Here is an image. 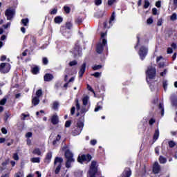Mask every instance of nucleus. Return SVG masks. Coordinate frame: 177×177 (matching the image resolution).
Here are the masks:
<instances>
[{"label": "nucleus", "mask_w": 177, "mask_h": 177, "mask_svg": "<svg viewBox=\"0 0 177 177\" xmlns=\"http://www.w3.org/2000/svg\"><path fill=\"white\" fill-rule=\"evenodd\" d=\"M28 23H29L28 18L21 19V24H23V26H28Z\"/></svg>", "instance_id": "nucleus-29"}, {"label": "nucleus", "mask_w": 177, "mask_h": 177, "mask_svg": "<svg viewBox=\"0 0 177 177\" xmlns=\"http://www.w3.org/2000/svg\"><path fill=\"white\" fill-rule=\"evenodd\" d=\"M171 106L175 107L177 110V96L176 95H172L170 97Z\"/></svg>", "instance_id": "nucleus-13"}, {"label": "nucleus", "mask_w": 177, "mask_h": 177, "mask_svg": "<svg viewBox=\"0 0 177 177\" xmlns=\"http://www.w3.org/2000/svg\"><path fill=\"white\" fill-rule=\"evenodd\" d=\"M54 78L53 75L50 73H46L44 76V81L46 82H50L53 80Z\"/></svg>", "instance_id": "nucleus-17"}, {"label": "nucleus", "mask_w": 177, "mask_h": 177, "mask_svg": "<svg viewBox=\"0 0 177 177\" xmlns=\"http://www.w3.org/2000/svg\"><path fill=\"white\" fill-rule=\"evenodd\" d=\"M131 174L132 172L131 169L129 167H127L122 174V177H130Z\"/></svg>", "instance_id": "nucleus-16"}, {"label": "nucleus", "mask_w": 177, "mask_h": 177, "mask_svg": "<svg viewBox=\"0 0 177 177\" xmlns=\"http://www.w3.org/2000/svg\"><path fill=\"white\" fill-rule=\"evenodd\" d=\"M109 21H108L107 20H106L105 21H104L103 23V28L106 29V28H109L110 26H109Z\"/></svg>", "instance_id": "nucleus-40"}, {"label": "nucleus", "mask_w": 177, "mask_h": 177, "mask_svg": "<svg viewBox=\"0 0 177 177\" xmlns=\"http://www.w3.org/2000/svg\"><path fill=\"white\" fill-rule=\"evenodd\" d=\"M15 15V10H11V9H7L6 10V12H5V15L7 18V20H12L14 17Z\"/></svg>", "instance_id": "nucleus-10"}, {"label": "nucleus", "mask_w": 177, "mask_h": 177, "mask_svg": "<svg viewBox=\"0 0 177 177\" xmlns=\"http://www.w3.org/2000/svg\"><path fill=\"white\" fill-rule=\"evenodd\" d=\"M30 161L33 163H39L40 162V158L37 157V158H32L30 159Z\"/></svg>", "instance_id": "nucleus-31"}, {"label": "nucleus", "mask_w": 177, "mask_h": 177, "mask_svg": "<svg viewBox=\"0 0 177 177\" xmlns=\"http://www.w3.org/2000/svg\"><path fill=\"white\" fill-rule=\"evenodd\" d=\"M150 6V3L149 0H145L144 1V6H143V8L145 9H148V8Z\"/></svg>", "instance_id": "nucleus-30"}, {"label": "nucleus", "mask_w": 177, "mask_h": 177, "mask_svg": "<svg viewBox=\"0 0 177 177\" xmlns=\"http://www.w3.org/2000/svg\"><path fill=\"white\" fill-rule=\"evenodd\" d=\"M42 96V90L39 89L36 91V97H41Z\"/></svg>", "instance_id": "nucleus-34"}, {"label": "nucleus", "mask_w": 177, "mask_h": 177, "mask_svg": "<svg viewBox=\"0 0 177 177\" xmlns=\"http://www.w3.org/2000/svg\"><path fill=\"white\" fill-rule=\"evenodd\" d=\"M63 22V18L61 16H57L54 19V23L61 24Z\"/></svg>", "instance_id": "nucleus-21"}, {"label": "nucleus", "mask_w": 177, "mask_h": 177, "mask_svg": "<svg viewBox=\"0 0 177 177\" xmlns=\"http://www.w3.org/2000/svg\"><path fill=\"white\" fill-rule=\"evenodd\" d=\"M31 137H32V132H30V131L27 132L26 134V138H30Z\"/></svg>", "instance_id": "nucleus-56"}, {"label": "nucleus", "mask_w": 177, "mask_h": 177, "mask_svg": "<svg viewBox=\"0 0 177 177\" xmlns=\"http://www.w3.org/2000/svg\"><path fill=\"white\" fill-rule=\"evenodd\" d=\"M76 129L73 131V135L74 136L80 135L82 133L84 126V122H77V123H76Z\"/></svg>", "instance_id": "nucleus-7"}, {"label": "nucleus", "mask_w": 177, "mask_h": 177, "mask_svg": "<svg viewBox=\"0 0 177 177\" xmlns=\"http://www.w3.org/2000/svg\"><path fill=\"white\" fill-rule=\"evenodd\" d=\"M51 122L53 125H57L59 122V118L57 115H53L51 118Z\"/></svg>", "instance_id": "nucleus-18"}, {"label": "nucleus", "mask_w": 177, "mask_h": 177, "mask_svg": "<svg viewBox=\"0 0 177 177\" xmlns=\"http://www.w3.org/2000/svg\"><path fill=\"white\" fill-rule=\"evenodd\" d=\"M161 171V166L158 162H155L153 165V172L154 174H158Z\"/></svg>", "instance_id": "nucleus-11"}, {"label": "nucleus", "mask_w": 177, "mask_h": 177, "mask_svg": "<svg viewBox=\"0 0 177 177\" xmlns=\"http://www.w3.org/2000/svg\"><path fill=\"white\" fill-rule=\"evenodd\" d=\"M155 120L153 119V118H151L150 120H149V125H153V124L155 123Z\"/></svg>", "instance_id": "nucleus-61"}, {"label": "nucleus", "mask_w": 177, "mask_h": 177, "mask_svg": "<svg viewBox=\"0 0 177 177\" xmlns=\"http://www.w3.org/2000/svg\"><path fill=\"white\" fill-rule=\"evenodd\" d=\"M169 146L170 149H173L176 146V142L174 141H169Z\"/></svg>", "instance_id": "nucleus-41"}, {"label": "nucleus", "mask_w": 177, "mask_h": 177, "mask_svg": "<svg viewBox=\"0 0 177 177\" xmlns=\"http://www.w3.org/2000/svg\"><path fill=\"white\" fill-rule=\"evenodd\" d=\"M107 45V40L106 39H102V43H97L96 45V53L99 55L103 53L104 47Z\"/></svg>", "instance_id": "nucleus-6"}, {"label": "nucleus", "mask_w": 177, "mask_h": 177, "mask_svg": "<svg viewBox=\"0 0 177 177\" xmlns=\"http://www.w3.org/2000/svg\"><path fill=\"white\" fill-rule=\"evenodd\" d=\"M64 162V160L62 157H55L54 159V166H56L57 164V168L55 169V174H59L60 173L62 167V163Z\"/></svg>", "instance_id": "nucleus-4"}, {"label": "nucleus", "mask_w": 177, "mask_h": 177, "mask_svg": "<svg viewBox=\"0 0 177 177\" xmlns=\"http://www.w3.org/2000/svg\"><path fill=\"white\" fill-rule=\"evenodd\" d=\"M75 106H73L72 108H71V115H73L74 114H75Z\"/></svg>", "instance_id": "nucleus-55"}, {"label": "nucleus", "mask_w": 177, "mask_h": 177, "mask_svg": "<svg viewBox=\"0 0 177 177\" xmlns=\"http://www.w3.org/2000/svg\"><path fill=\"white\" fill-rule=\"evenodd\" d=\"M97 143V141H96L95 140H92L90 141V144L93 146L95 145V144Z\"/></svg>", "instance_id": "nucleus-64"}, {"label": "nucleus", "mask_w": 177, "mask_h": 177, "mask_svg": "<svg viewBox=\"0 0 177 177\" xmlns=\"http://www.w3.org/2000/svg\"><path fill=\"white\" fill-rule=\"evenodd\" d=\"M167 70L165 69L163 72L160 73V76L161 77H165V75H167Z\"/></svg>", "instance_id": "nucleus-60"}, {"label": "nucleus", "mask_w": 177, "mask_h": 177, "mask_svg": "<svg viewBox=\"0 0 177 177\" xmlns=\"http://www.w3.org/2000/svg\"><path fill=\"white\" fill-rule=\"evenodd\" d=\"M73 28V24L71 22H67L65 24V28H67L68 30H71Z\"/></svg>", "instance_id": "nucleus-33"}, {"label": "nucleus", "mask_w": 177, "mask_h": 177, "mask_svg": "<svg viewBox=\"0 0 177 177\" xmlns=\"http://www.w3.org/2000/svg\"><path fill=\"white\" fill-rule=\"evenodd\" d=\"M58 106L59 104L57 102H55L53 104V109L56 111L58 109Z\"/></svg>", "instance_id": "nucleus-49"}, {"label": "nucleus", "mask_w": 177, "mask_h": 177, "mask_svg": "<svg viewBox=\"0 0 177 177\" xmlns=\"http://www.w3.org/2000/svg\"><path fill=\"white\" fill-rule=\"evenodd\" d=\"M22 176V172L18 171L15 174V177H21Z\"/></svg>", "instance_id": "nucleus-63"}, {"label": "nucleus", "mask_w": 177, "mask_h": 177, "mask_svg": "<svg viewBox=\"0 0 177 177\" xmlns=\"http://www.w3.org/2000/svg\"><path fill=\"white\" fill-rule=\"evenodd\" d=\"M170 19L172 21H175L177 19V15L176 13H173L170 17Z\"/></svg>", "instance_id": "nucleus-39"}, {"label": "nucleus", "mask_w": 177, "mask_h": 177, "mask_svg": "<svg viewBox=\"0 0 177 177\" xmlns=\"http://www.w3.org/2000/svg\"><path fill=\"white\" fill-rule=\"evenodd\" d=\"M102 3V0H95V4L97 6H100Z\"/></svg>", "instance_id": "nucleus-59"}, {"label": "nucleus", "mask_w": 177, "mask_h": 177, "mask_svg": "<svg viewBox=\"0 0 177 177\" xmlns=\"http://www.w3.org/2000/svg\"><path fill=\"white\" fill-rule=\"evenodd\" d=\"M86 88H87V90H88L90 92L95 93V91L93 90V88H92V86H91L89 84H86Z\"/></svg>", "instance_id": "nucleus-50"}, {"label": "nucleus", "mask_w": 177, "mask_h": 177, "mask_svg": "<svg viewBox=\"0 0 177 177\" xmlns=\"http://www.w3.org/2000/svg\"><path fill=\"white\" fill-rule=\"evenodd\" d=\"M159 110H160L161 116H163L165 114V108L163 104L160 103L158 106Z\"/></svg>", "instance_id": "nucleus-22"}, {"label": "nucleus", "mask_w": 177, "mask_h": 177, "mask_svg": "<svg viewBox=\"0 0 177 177\" xmlns=\"http://www.w3.org/2000/svg\"><path fill=\"white\" fill-rule=\"evenodd\" d=\"M31 73L33 75L39 74V66L32 67V69H31Z\"/></svg>", "instance_id": "nucleus-20"}, {"label": "nucleus", "mask_w": 177, "mask_h": 177, "mask_svg": "<svg viewBox=\"0 0 177 177\" xmlns=\"http://www.w3.org/2000/svg\"><path fill=\"white\" fill-rule=\"evenodd\" d=\"M117 0H108V6H111L113 3H116Z\"/></svg>", "instance_id": "nucleus-48"}, {"label": "nucleus", "mask_w": 177, "mask_h": 177, "mask_svg": "<svg viewBox=\"0 0 177 177\" xmlns=\"http://www.w3.org/2000/svg\"><path fill=\"white\" fill-rule=\"evenodd\" d=\"M57 13V9L56 8H55L52 10H50V15H56Z\"/></svg>", "instance_id": "nucleus-44"}, {"label": "nucleus", "mask_w": 177, "mask_h": 177, "mask_svg": "<svg viewBox=\"0 0 177 177\" xmlns=\"http://www.w3.org/2000/svg\"><path fill=\"white\" fill-rule=\"evenodd\" d=\"M92 156L89 153L79 155L77 158V162L80 164H83L85 162H89L91 160H92Z\"/></svg>", "instance_id": "nucleus-5"}, {"label": "nucleus", "mask_w": 177, "mask_h": 177, "mask_svg": "<svg viewBox=\"0 0 177 177\" xmlns=\"http://www.w3.org/2000/svg\"><path fill=\"white\" fill-rule=\"evenodd\" d=\"M146 74V82L148 84L149 83V80H153L155 77H156V68L153 66H148L147 68V71H145Z\"/></svg>", "instance_id": "nucleus-3"}, {"label": "nucleus", "mask_w": 177, "mask_h": 177, "mask_svg": "<svg viewBox=\"0 0 177 177\" xmlns=\"http://www.w3.org/2000/svg\"><path fill=\"white\" fill-rule=\"evenodd\" d=\"M167 54H172L173 53V48L171 47L167 48Z\"/></svg>", "instance_id": "nucleus-57"}, {"label": "nucleus", "mask_w": 177, "mask_h": 177, "mask_svg": "<svg viewBox=\"0 0 177 177\" xmlns=\"http://www.w3.org/2000/svg\"><path fill=\"white\" fill-rule=\"evenodd\" d=\"M71 124H72V121H71V120L66 121V122H65V124H64L65 128H69V127H71Z\"/></svg>", "instance_id": "nucleus-38"}, {"label": "nucleus", "mask_w": 177, "mask_h": 177, "mask_svg": "<svg viewBox=\"0 0 177 177\" xmlns=\"http://www.w3.org/2000/svg\"><path fill=\"white\" fill-rule=\"evenodd\" d=\"M86 70V63L84 62L83 64H82L80 69L79 71L80 78H82Z\"/></svg>", "instance_id": "nucleus-12"}, {"label": "nucleus", "mask_w": 177, "mask_h": 177, "mask_svg": "<svg viewBox=\"0 0 177 177\" xmlns=\"http://www.w3.org/2000/svg\"><path fill=\"white\" fill-rule=\"evenodd\" d=\"M64 10L65 13L69 14V13H71V9L70 7H68L67 6H64Z\"/></svg>", "instance_id": "nucleus-35"}, {"label": "nucleus", "mask_w": 177, "mask_h": 177, "mask_svg": "<svg viewBox=\"0 0 177 177\" xmlns=\"http://www.w3.org/2000/svg\"><path fill=\"white\" fill-rule=\"evenodd\" d=\"M32 153L39 156L41 155V151L39 148H37L35 150H33Z\"/></svg>", "instance_id": "nucleus-26"}, {"label": "nucleus", "mask_w": 177, "mask_h": 177, "mask_svg": "<svg viewBox=\"0 0 177 177\" xmlns=\"http://www.w3.org/2000/svg\"><path fill=\"white\" fill-rule=\"evenodd\" d=\"M53 157L52 152L48 151L46 153V158L44 159V162L46 164H49L51 162V158Z\"/></svg>", "instance_id": "nucleus-14"}, {"label": "nucleus", "mask_w": 177, "mask_h": 177, "mask_svg": "<svg viewBox=\"0 0 177 177\" xmlns=\"http://www.w3.org/2000/svg\"><path fill=\"white\" fill-rule=\"evenodd\" d=\"M10 64L9 63H1L0 72L1 74H7L10 70Z\"/></svg>", "instance_id": "nucleus-9"}, {"label": "nucleus", "mask_w": 177, "mask_h": 177, "mask_svg": "<svg viewBox=\"0 0 177 177\" xmlns=\"http://www.w3.org/2000/svg\"><path fill=\"white\" fill-rule=\"evenodd\" d=\"M102 68L101 65H95L93 67H92V69L94 71H97Z\"/></svg>", "instance_id": "nucleus-47"}, {"label": "nucleus", "mask_w": 177, "mask_h": 177, "mask_svg": "<svg viewBox=\"0 0 177 177\" xmlns=\"http://www.w3.org/2000/svg\"><path fill=\"white\" fill-rule=\"evenodd\" d=\"M12 158L15 159V160L18 161L19 158V155L17 153H15L13 156H12Z\"/></svg>", "instance_id": "nucleus-53"}, {"label": "nucleus", "mask_w": 177, "mask_h": 177, "mask_svg": "<svg viewBox=\"0 0 177 177\" xmlns=\"http://www.w3.org/2000/svg\"><path fill=\"white\" fill-rule=\"evenodd\" d=\"M98 173V165L96 160H92L89 167L88 172L87 173V177H95V175Z\"/></svg>", "instance_id": "nucleus-2"}, {"label": "nucleus", "mask_w": 177, "mask_h": 177, "mask_svg": "<svg viewBox=\"0 0 177 177\" xmlns=\"http://www.w3.org/2000/svg\"><path fill=\"white\" fill-rule=\"evenodd\" d=\"M1 131V133H3V135H7L8 131H7L6 128L2 127Z\"/></svg>", "instance_id": "nucleus-54"}, {"label": "nucleus", "mask_w": 177, "mask_h": 177, "mask_svg": "<svg viewBox=\"0 0 177 177\" xmlns=\"http://www.w3.org/2000/svg\"><path fill=\"white\" fill-rule=\"evenodd\" d=\"M64 157L67 160L65 162V167L66 168H71V163L75 162V159L73 158V152L67 149L64 152Z\"/></svg>", "instance_id": "nucleus-1"}, {"label": "nucleus", "mask_w": 177, "mask_h": 177, "mask_svg": "<svg viewBox=\"0 0 177 177\" xmlns=\"http://www.w3.org/2000/svg\"><path fill=\"white\" fill-rule=\"evenodd\" d=\"M7 102V99L6 98H3V99H1L0 100V105L1 106H4Z\"/></svg>", "instance_id": "nucleus-46"}, {"label": "nucleus", "mask_w": 177, "mask_h": 177, "mask_svg": "<svg viewBox=\"0 0 177 177\" xmlns=\"http://www.w3.org/2000/svg\"><path fill=\"white\" fill-rule=\"evenodd\" d=\"M75 102L76 110H77V111H79L81 109V106L79 103V100L75 99Z\"/></svg>", "instance_id": "nucleus-32"}, {"label": "nucleus", "mask_w": 177, "mask_h": 177, "mask_svg": "<svg viewBox=\"0 0 177 177\" xmlns=\"http://www.w3.org/2000/svg\"><path fill=\"white\" fill-rule=\"evenodd\" d=\"M77 64H78V62H77V61H76V60L71 61V62H69V66H71V67H73V66H76V65H77Z\"/></svg>", "instance_id": "nucleus-43"}, {"label": "nucleus", "mask_w": 177, "mask_h": 177, "mask_svg": "<svg viewBox=\"0 0 177 177\" xmlns=\"http://www.w3.org/2000/svg\"><path fill=\"white\" fill-rule=\"evenodd\" d=\"M159 162L160 164H165L167 162V159L164 158L162 156H160L159 158Z\"/></svg>", "instance_id": "nucleus-28"}, {"label": "nucleus", "mask_w": 177, "mask_h": 177, "mask_svg": "<svg viewBox=\"0 0 177 177\" xmlns=\"http://www.w3.org/2000/svg\"><path fill=\"white\" fill-rule=\"evenodd\" d=\"M40 100L39 97H35L32 99V104L33 106H36L39 104Z\"/></svg>", "instance_id": "nucleus-19"}, {"label": "nucleus", "mask_w": 177, "mask_h": 177, "mask_svg": "<svg viewBox=\"0 0 177 177\" xmlns=\"http://www.w3.org/2000/svg\"><path fill=\"white\" fill-rule=\"evenodd\" d=\"M42 63L44 65H47L49 63V61L48 60L46 57H44L42 58Z\"/></svg>", "instance_id": "nucleus-45"}, {"label": "nucleus", "mask_w": 177, "mask_h": 177, "mask_svg": "<svg viewBox=\"0 0 177 177\" xmlns=\"http://www.w3.org/2000/svg\"><path fill=\"white\" fill-rule=\"evenodd\" d=\"M137 44L134 46L135 50H136L138 47V46L140 44V34L137 35Z\"/></svg>", "instance_id": "nucleus-25"}, {"label": "nucleus", "mask_w": 177, "mask_h": 177, "mask_svg": "<svg viewBox=\"0 0 177 177\" xmlns=\"http://www.w3.org/2000/svg\"><path fill=\"white\" fill-rule=\"evenodd\" d=\"M152 12H153V15L154 16L157 15V13H158V10H157V8H153V10H152Z\"/></svg>", "instance_id": "nucleus-62"}, {"label": "nucleus", "mask_w": 177, "mask_h": 177, "mask_svg": "<svg viewBox=\"0 0 177 177\" xmlns=\"http://www.w3.org/2000/svg\"><path fill=\"white\" fill-rule=\"evenodd\" d=\"M101 73L100 72H95V73L92 74V76H94L95 78H98L100 77Z\"/></svg>", "instance_id": "nucleus-52"}, {"label": "nucleus", "mask_w": 177, "mask_h": 177, "mask_svg": "<svg viewBox=\"0 0 177 177\" xmlns=\"http://www.w3.org/2000/svg\"><path fill=\"white\" fill-rule=\"evenodd\" d=\"M12 115V114L9 112V111H5V115H4V121L7 122L9 118Z\"/></svg>", "instance_id": "nucleus-23"}, {"label": "nucleus", "mask_w": 177, "mask_h": 177, "mask_svg": "<svg viewBox=\"0 0 177 177\" xmlns=\"http://www.w3.org/2000/svg\"><path fill=\"white\" fill-rule=\"evenodd\" d=\"M103 109V107H102L101 106L97 105V106L95 108V112H97L100 110H102Z\"/></svg>", "instance_id": "nucleus-58"}, {"label": "nucleus", "mask_w": 177, "mask_h": 177, "mask_svg": "<svg viewBox=\"0 0 177 177\" xmlns=\"http://www.w3.org/2000/svg\"><path fill=\"white\" fill-rule=\"evenodd\" d=\"M74 53L75 56H80L82 53V48L78 44H75V45Z\"/></svg>", "instance_id": "nucleus-15"}, {"label": "nucleus", "mask_w": 177, "mask_h": 177, "mask_svg": "<svg viewBox=\"0 0 177 177\" xmlns=\"http://www.w3.org/2000/svg\"><path fill=\"white\" fill-rule=\"evenodd\" d=\"M162 84H163V88L165 91H167V86H168L167 80H163Z\"/></svg>", "instance_id": "nucleus-42"}, {"label": "nucleus", "mask_w": 177, "mask_h": 177, "mask_svg": "<svg viewBox=\"0 0 177 177\" xmlns=\"http://www.w3.org/2000/svg\"><path fill=\"white\" fill-rule=\"evenodd\" d=\"M83 22V19L81 17H78L77 19H75V23L77 24L79 26L82 24Z\"/></svg>", "instance_id": "nucleus-24"}, {"label": "nucleus", "mask_w": 177, "mask_h": 177, "mask_svg": "<svg viewBox=\"0 0 177 177\" xmlns=\"http://www.w3.org/2000/svg\"><path fill=\"white\" fill-rule=\"evenodd\" d=\"M153 23V19L151 17H150L148 19H147V24H151Z\"/></svg>", "instance_id": "nucleus-51"}, {"label": "nucleus", "mask_w": 177, "mask_h": 177, "mask_svg": "<svg viewBox=\"0 0 177 177\" xmlns=\"http://www.w3.org/2000/svg\"><path fill=\"white\" fill-rule=\"evenodd\" d=\"M115 19V12H113L111 16L110 20H109V24L111 25V22Z\"/></svg>", "instance_id": "nucleus-36"}, {"label": "nucleus", "mask_w": 177, "mask_h": 177, "mask_svg": "<svg viewBox=\"0 0 177 177\" xmlns=\"http://www.w3.org/2000/svg\"><path fill=\"white\" fill-rule=\"evenodd\" d=\"M159 137V130L158 129L155 131L154 135H153V140L156 141L158 139Z\"/></svg>", "instance_id": "nucleus-27"}, {"label": "nucleus", "mask_w": 177, "mask_h": 177, "mask_svg": "<svg viewBox=\"0 0 177 177\" xmlns=\"http://www.w3.org/2000/svg\"><path fill=\"white\" fill-rule=\"evenodd\" d=\"M148 54V48L146 46H140L139 51H138V55L140 56V60H144L147 55Z\"/></svg>", "instance_id": "nucleus-8"}, {"label": "nucleus", "mask_w": 177, "mask_h": 177, "mask_svg": "<svg viewBox=\"0 0 177 177\" xmlns=\"http://www.w3.org/2000/svg\"><path fill=\"white\" fill-rule=\"evenodd\" d=\"M88 99H89L88 96H86L84 97V99H83V105L84 106H87Z\"/></svg>", "instance_id": "nucleus-37"}]
</instances>
